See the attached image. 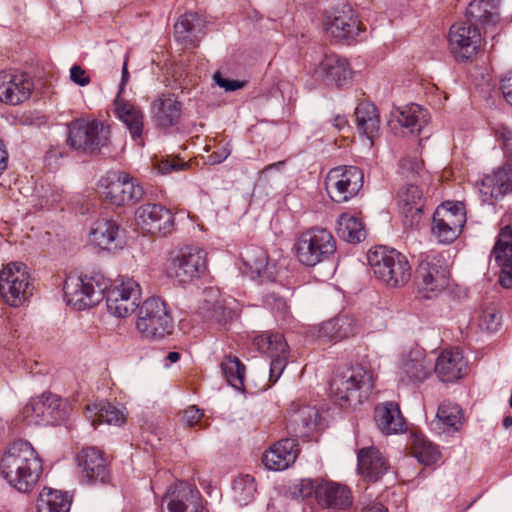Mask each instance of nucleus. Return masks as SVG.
Wrapping results in <instances>:
<instances>
[{
	"label": "nucleus",
	"instance_id": "1",
	"mask_svg": "<svg viewBox=\"0 0 512 512\" xmlns=\"http://www.w3.org/2000/svg\"><path fill=\"white\" fill-rule=\"evenodd\" d=\"M3 477L19 492L33 489L42 473V462L34 447L24 440L13 442L2 456Z\"/></svg>",
	"mask_w": 512,
	"mask_h": 512
},
{
	"label": "nucleus",
	"instance_id": "2",
	"mask_svg": "<svg viewBox=\"0 0 512 512\" xmlns=\"http://www.w3.org/2000/svg\"><path fill=\"white\" fill-rule=\"evenodd\" d=\"M373 389L370 371L357 365L337 372L330 383L331 395L340 407H356L366 400Z\"/></svg>",
	"mask_w": 512,
	"mask_h": 512
},
{
	"label": "nucleus",
	"instance_id": "3",
	"mask_svg": "<svg viewBox=\"0 0 512 512\" xmlns=\"http://www.w3.org/2000/svg\"><path fill=\"white\" fill-rule=\"evenodd\" d=\"M367 260L374 276L388 287H403L411 279V266L406 256L395 249L375 247L368 251Z\"/></svg>",
	"mask_w": 512,
	"mask_h": 512
},
{
	"label": "nucleus",
	"instance_id": "4",
	"mask_svg": "<svg viewBox=\"0 0 512 512\" xmlns=\"http://www.w3.org/2000/svg\"><path fill=\"white\" fill-rule=\"evenodd\" d=\"M299 263L314 267L330 259L336 252V240L325 228L313 227L300 233L293 246Z\"/></svg>",
	"mask_w": 512,
	"mask_h": 512
},
{
	"label": "nucleus",
	"instance_id": "5",
	"mask_svg": "<svg viewBox=\"0 0 512 512\" xmlns=\"http://www.w3.org/2000/svg\"><path fill=\"white\" fill-rule=\"evenodd\" d=\"M110 128L96 119L79 118L68 125L69 146L86 154H95L108 146Z\"/></svg>",
	"mask_w": 512,
	"mask_h": 512
},
{
	"label": "nucleus",
	"instance_id": "6",
	"mask_svg": "<svg viewBox=\"0 0 512 512\" xmlns=\"http://www.w3.org/2000/svg\"><path fill=\"white\" fill-rule=\"evenodd\" d=\"M136 329L146 339H161L171 334L173 319L166 303L157 297L146 299L139 307Z\"/></svg>",
	"mask_w": 512,
	"mask_h": 512
},
{
	"label": "nucleus",
	"instance_id": "7",
	"mask_svg": "<svg viewBox=\"0 0 512 512\" xmlns=\"http://www.w3.org/2000/svg\"><path fill=\"white\" fill-rule=\"evenodd\" d=\"M418 293L426 299L437 297L449 284V270L442 256L432 254L423 258L416 269Z\"/></svg>",
	"mask_w": 512,
	"mask_h": 512
},
{
	"label": "nucleus",
	"instance_id": "8",
	"mask_svg": "<svg viewBox=\"0 0 512 512\" xmlns=\"http://www.w3.org/2000/svg\"><path fill=\"white\" fill-rule=\"evenodd\" d=\"M322 25L327 36L346 44L354 40L363 29L356 12L346 4L326 10L323 13Z\"/></svg>",
	"mask_w": 512,
	"mask_h": 512
},
{
	"label": "nucleus",
	"instance_id": "9",
	"mask_svg": "<svg viewBox=\"0 0 512 512\" xmlns=\"http://www.w3.org/2000/svg\"><path fill=\"white\" fill-rule=\"evenodd\" d=\"M466 223L465 207L462 202H445L433 214L432 236L441 244L455 241Z\"/></svg>",
	"mask_w": 512,
	"mask_h": 512
},
{
	"label": "nucleus",
	"instance_id": "10",
	"mask_svg": "<svg viewBox=\"0 0 512 512\" xmlns=\"http://www.w3.org/2000/svg\"><path fill=\"white\" fill-rule=\"evenodd\" d=\"M207 270V253L196 246H183L170 255L168 272L180 283H188Z\"/></svg>",
	"mask_w": 512,
	"mask_h": 512
},
{
	"label": "nucleus",
	"instance_id": "11",
	"mask_svg": "<svg viewBox=\"0 0 512 512\" xmlns=\"http://www.w3.org/2000/svg\"><path fill=\"white\" fill-rule=\"evenodd\" d=\"M0 296L11 307L21 306L29 296V273L21 262L8 263L0 271Z\"/></svg>",
	"mask_w": 512,
	"mask_h": 512
},
{
	"label": "nucleus",
	"instance_id": "12",
	"mask_svg": "<svg viewBox=\"0 0 512 512\" xmlns=\"http://www.w3.org/2000/svg\"><path fill=\"white\" fill-rule=\"evenodd\" d=\"M363 180V172L356 166L335 167L326 176V191L334 202H346L359 192Z\"/></svg>",
	"mask_w": 512,
	"mask_h": 512
},
{
	"label": "nucleus",
	"instance_id": "13",
	"mask_svg": "<svg viewBox=\"0 0 512 512\" xmlns=\"http://www.w3.org/2000/svg\"><path fill=\"white\" fill-rule=\"evenodd\" d=\"M105 289L95 277L69 276L64 283V296L68 305L83 310L98 304Z\"/></svg>",
	"mask_w": 512,
	"mask_h": 512
},
{
	"label": "nucleus",
	"instance_id": "14",
	"mask_svg": "<svg viewBox=\"0 0 512 512\" xmlns=\"http://www.w3.org/2000/svg\"><path fill=\"white\" fill-rule=\"evenodd\" d=\"M102 196L111 204L125 206L138 202L143 196L142 187L129 174L117 172L100 181Z\"/></svg>",
	"mask_w": 512,
	"mask_h": 512
},
{
	"label": "nucleus",
	"instance_id": "15",
	"mask_svg": "<svg viewBox=\"0 0 512 512\" xmlns=\"http://www.w3.org/2000/svg\"><path fill=\"white\" fill-rule=\"evenodd\" d=\"M140 301V285L132 278L123 279L111 287L106 296L108 312L117 318H126L139 310Z\"/></svg>",
	"mask_w": 512,
	"mask_h": 512
},
{
	"label": "nucleus",
	"instance_id": "16",
	"mask_svg": "<svg viewBox=\"0 0 512 512\" xmlns=\"http://www.w3.org/2000/svg\"><path fill=\"white\" fill-rule=\"evenodd\" d=\"M34 84L31 77L21 71L3 70L0 72V101L18 105L30 98Z\"/></svg>",
	"mask_w": 512,
	"mask_h": 512
},
{
	"label": "nucleus",
	"instance_id": "17",
	"mask_svg": "<svg viewBox=\"0 0 512 512\" xmlns=\"http://www.w3.org/2000/svg\"><path fill=\"white\" fill-rule=\"evenodd\" d=\"M448 42L456 59L468 60L477 53L481 34L474 24L460 22L451 26Z\"/></svg>",
	"mask_w": 512,
	"mask_h": 512
},
{
	"label": "nucleus",
	"instance_id": "18",
	"mask_svg": "<svg viewBox=\"0 0 512 512\" xmlns=\"http://www.w3.org/2000/svg\"><path fill=\"white\" fill-rule=\"evenodd\" d=\"M167 512H202L201 495L194 484L179 481L163 497Z\"/></svg>",
	"mask_w": 512,
	"mask_h": 512
},
{
	"label": "nucleus",
	"instance_id": "19",
	"mask_svg": "<svg viewBox=\"0 0 512 512\" xmlns=\"http://www.w3.org/2000/svg\"><path fill=\"white\" fill-rule=\"evenodd\" d=\"M137 225L152 235H167L173 231L174 217L171 211L161 205L146 204L137 209Z\"/></svg>",
	"mask_w": 512,
	"mask_h": 512
},
{
	"label": "nucleus",
	"instance_id": "20",
	"mask_svg": "<svg viewBox=\"0 0 512 512\" xmlns=\"http://www.w3.org/2000/svg\"><path fill=\"white\" fill-rule=\"evenodd\" d=\"M478 192L483 203L492 204L512 191V167L504 165L477 182Z\"/></svg>",
	"mask_w": 512,
	"mask_h": 512
},
{
	"label": "nucleus",
	"instance_id": "21",
	"mask_svg": "<svg viewBox=\"0 0 512 512\" xmlns=\"http://www.w3.org/2000/svg\"><path fill=\"white\" fill-rule=\"evenodd\" d=\"M78 467L87 483H105L109 478L107 460L96 447L83 448L77 455Z\"/></svg>",
	"mask_w": 512,
	"mask_h": 512
},
{
	"label": "nucleus",
	"instance_id": "22",
	"mask_svg": "<svg viewBox=\"0 0 512 512\" xmlns=\"http://www.w3.org/2000/svg\"><path fill=\"white\" fill-rule=\"evenodd\" d=\"M183 105L173 94H160L151 103V118L158 128H170L180 123Z\"/></svg>",
	"mask_w": 512,
	"mask_h": 512
},
{
	"label": "nucleus",
	"instance_id": "23",
	"mask_svg": "<svg viewBox=\"0 0 512 512\" xmlns=\"http://www.w3.org/2000/svg\"><path fill=\"white\" fill-rule=\"evenodd\" d=\"M299 451L296 439H281L263 453L262 462L268 470L283 471L295 463Z\"/></svg>",
	"mask_w": 512,
	"mask_h": 512
},
{
	"label": "nucleus",
	"instance_id": "24",
	"mask_svg": "<svg viewBox=\"0 0 512 512\" xmlns=\"http://www.w3.org/2000/svg\"><path fill=\"white\" fill-rule=\"evenodd\" d=\"M492 256L501 268L500 285L506 289L512 288V229L509 225L500 230Z\"/></svg>",
	"mask_w": 512,
	"mask_h": 512
},
{
	"label": "nucleus",
	"instance_id": "25",
	"mask_svg": "<svg viewBox=\"0 0 512 512\" xmlns=\"http://www.w3.org/2000/svg\"><path fill=\"white\" fill-rule=\"evenodd\" d=\"M318 79L327 84L344 86L352 79V69L347 59L331 53L326 54L314 71Z\"/></svg>",
	"mask_w": 512,
	"mask_h": 512
},
{
	"label": "nucleus",
	"instance_id": "26",
	"mask_svg": "<svg viewBox=\"0 0 512 512\" xmlns=\"http://www.w3.org/2000/svg\"><path fill=\"white\" fill-rule=\"evenodd\" d=\"M318 416V410L315 406L292 402L288 409L287 429L295 436H308L314 431Z\"/></svg>",
	"mask_w": 512,
	"mask_h": 512
},
{
	"label": "nucleus",
	"instance_id": "27",
	"mask_svg": "<svg viewBox=\"0 0 512 512\" xmlns=\"http://www.w3.org/2000/svg\"><path fill=\"white\" fill-rule=\"evenodd\" d=\"M466 367L462 352L458 348H451L439 354L434 369L442 382H454L462 377Z\"/></svg>",
	"mask_w": 512,
	"mask_h": 512
},
{
	"label": "nucleus",
	"instance_id": "28",
	"mask_svg": "<svg viewBox=\"0 0 512 512\" xmlns=\"http://www.w3.org/2000/svg\"><path fill=\"white\" fill-rule=\"evenodd\" d=\"M205 22L197 13H186L174 25V37L185 48L195 47L204 35Z\"/></svg>",
	"mask_w": 512,
	"mask_h": 512
},
{
	"label": "nucleus",
	"instance_id": "29",
	"mask_svg": "<svg viewBox=\"0 0 512 512\" xmlns=\"http://www.w3.org/2000/svg\"><path fill=\"white\" fill-rule=\"evenodd\" d=\"M351 490L344 484L321 480L316 490L319 505L327 508L343 509L352 503Z\"/></svg>",
	"mask_w": 512,
	"mask_h": 512
},
{
	"label": "nucleus",
	"instance_id": "30",
	"mask_svg": "<svg viewBox=\"0 0 512 512\" xmlns=\"http://www.w3.org/2000/svg\"><path fill=\"white\" fill-rule=\"evenodd\" d=\"M358 471L368 481H377L389 468L386 457L375 447L362 448L357 453Z\"/></svg>",
	"mask_w": 512,
	"mask_h": 512
},
{
	"label": "nucleus",
	"instance_id": "31",
	"mask_svg": "<svg viewBox=\"0 0 512 512\" xmlns=\"http://www.w3.org/2000/svg\"><path fill=\"white\" fill-rule=\"evenodd\" d=\"M431 371L432 361L420 349L411 350L403 358L401 374L409 382L422 383L431 375ZM402 379L404 380V378Z\"/></svg>",
	"mask_w": 512,
	"mask_h": 512
},
{
	"label": "nucleus",
	"instance_id": "32",
	"mask_svg": "<svg viewBox=\"0 0 512 512\" xmlns=\"http://www.w3.org/2000/svg\"><path fill=\"white\" fill-rule=\"evenodd\" d=\"M375 422L380 431L386 435L405 431L406 422L401 414L398 404L386 402L375 408Z\"/></svg>",
	"mask_w": 512,
	"mask_h": 512
},
{
	"label": "nucleus",
	"instance_id": "33",
	"mask_svg": "<svg viewBox=\"0 0 512 512\" xmlns=\"http://www.w3.org/2000/svg\"><path fill=\"white\" fill-rule=\"evenodd\" d=\"M121 235L118 223L112 219L101 218L93 222L89 232V242L95 247L111 250L117 247Z\"/></svg>",
	"mask_w": 512,
	"mask_h": 512
},
{
	"label": "nucleus",
	"instance_id": "34",
	"mask_svg": "<svg viewBox=\"0 0 512 512\" xmlns=\"http://www.w3.org/2000/svg\"><path fill=\"white\" fill-rule=\"evenodd\" d=\"M85 413L94 428L102 423L119 426L126 422L127 417L125 408H119L108 401L87 405Z\"/></svg>",
	"mask_w": 512,
	"mask_h": 512
},
{
	"label": "nucleus",
	"instance_id": "35",
	"mask_svg": "<svg viewBox=\"0 0 512 512\" xmlns=\"http://www.w3.org/2000/svg\"><path fill=\"white\" fill-rule=\"evenodd\" d=\"M428 112L417 104H411L399 110L395 115V119L391 121L392 129L398 126L403 129L402 133L414 134L419 133L428 121Z\"/></svg>",
	"mask_w": 512,
	"mask_h": 512
},
{
	"label": "nucleus",
	"instance_id": "36",
	"mask_svg": "<svg viewBox=\"0 0 512 512\" xmlns=\"http://www.w3.org/2000/svg\"><path fill=\"white\" fill-rule=\"evenodd\" d=\"M431 425L438 433L451 434L459 431L463 425L462 409L452 402L441 403Z\"/></svg>",
	"mask_w": 512,
	"mask_h": 512
},
{
	"label": "nucleus",
	"instance_id": "37",
	"mask_svg": "<svg viewBox=\"0 0 512 512\" xmlns=\"http://www.w3.org/2000/svg\"><path fill=\"white\" fill-rule=\"evenodd\" d=\"M240 256L243 264L249 269L251 274L269 280L273 279V265L269 262V256L265 249L251 245L245 247Z\"/></svg>",
	"mask_w": 512,
	"mask_h": 512
},
{
	"label": "nucleus",
	"instance_id": "38",
	"mask_svg": "<svg viewBox=\"0 0 512 512\" xmlns=\"http://www.w3.org/2000/svg\"><path fill=\"white\" fill-rule=\"evenodd\" d=\"M355 117L358 130L367 137L370 146H373L380 129L377 107L368 101L361 102L355 109Z\"/></svg>",
	"mask_w": 512,
	"mask_h": 512
},
{
	"label": "nucleus",
	"instance_id": "39",
	"mask_svg": "<svg viewBox=\"0 0 512 512\" xmlns=\"http://www.w3.org/2000/svg\"><path fill=\"white\" fill-rule=\"evenodd\" d=\"M114 106L116 116L127 126L132 138L134 140H140L144 126V114L142 110L134 104L119 98L115 99Z\"/></svg>",
	"mask_w": 512,
	"mask_h": 512
},
{
	"label": "nucleus",
	"instance_id": "40",
	"mask_svg": "<svg viewBox=\"0 0 512 512\" xmlns=\"http://www.w3.org/2000/svg\"><path fill=\"white\" fill-rule=\"evenodd\" d=\"M499 0H472L466 16L470 21L482 25L495 24L499 19Z\"/></svg>",
	"mask_w": 512,
	"mask_h": 512
},
{
	"label": "nucleus",
	"instance_id": "41",
	"mask_svg": "<svg viewBox=\"0 0 512 512\" xmlns=\"http://www.w3.org/2000/svg\"><path fill=\"white\" fill-rule=\"evenodd\" d=\"M72 498L67 492L44 488L37 502L38 512H69Z\"/></svg>",
	"mask_w": 512,
	"mask_h": 512
},
{
	"label": "nucleus",
	"instance_id": "42",
	"mask_svg": "<svg viewBox=\"0 0 512 512\" xmlns=\"http://www.w3.org/2000/svg\"><path fill=\"white\" fill-rule=\"evenodd\" d=\"M337 234L349 243H359L366 237L362 221L349 212L342 213L337 221Z\"/></svg>",
	"mask_w": 512,
	"mask_h": 512
},
{
	"label": "nucleus",
	"instance_id": "43",
	"mask_svg": "<svg viewBox=\"0 0 512 512\" xmlns=\"http://www.w3.org/2000/svg\"><path fill=\"white\" fill-rule=\"evenodd\" d=\"M398 203L405 214L418 215L423 210V192L417 185H405L398 192Z\"/></svg>",
	"mask_w": 512,
	"mask_h": 512
},
{
	"label": "nucleus",
	"instance_id": "44",
	"mask_svg": "<svg viewBox=\"0 0 512 512\" xmlns=\"http://www.w3.org/2000/svg\"><path fill=\"white\" fill-rule=\"evenodd\" d=\"M254 344L258 350L269 357L289 352L288 344L281 333L264 332L254 338Z\"/></svg>",
	"mask_w": 512,
	"mask_h": 512
},
{
	"label": "nucleus",
	"instance_id": "45",
	"mask_svg": "<svg viewBox=\"0 0 512 512\" xmlns=\"http://www.w3.org/2000/svg\"><path fill=\"white\" fill-rule=\"evenodd\" d=\"M44 402L45 425H54L63 421L68 415L67 402L55 394L40 396Z\"/></svg>",
	"mask_w": 512,
	"mask_h": 512
},
{
	"label": "nucleus",
	"instance_id": "46",
	"mask_svg": "<svg viewBox=\"0 0 512 512\" xmlns=\"http://www.w3.org/2000/svg\"><path fill=\"white\" fill-rule=\"evenodd\" d=\"M221 370L229 385L237 390L244 388L245 366L236 356H226L221 363Z\"/></svg>",
	"mask_w": 512,
	"mask_h": 512
},
{
	"label": "nucleus",
	"instance_id": "47",
	"mask_svg": "<svg viewBox=\"0 0 512 512\" xmlns=\"http://www.w3.org/2000/svg\"><path fill=\"white\" fill-rule=\"evenodd\" d=\"M412 453L417 460L426 465H432L440 459L438 448L424 436L416 435L412 442Z\"/></svg>",
	"mask_w": 512,
	"mask_h": 512
},
{
	"label": "nucleus",
	"instance_id": "48",
	"mask_svg": "<svg viewBox=\"0 0 512 512\" xmlns=\"http://www.w3.org/2000/svg\"><path fill=\"white\" fill-rule=\"evenodd\" d=\"M256 484L254 478L249 475H239L233 483V493L235 500L245 506L250 503L256 493Z\"/></svg>",
	"mask_w": 512,
	"mask_h": 512
},
{
	"label": "nucleus",
	"instance_id": "49",
	"mask_svg": "<svg viewBox=\"0 0 512 512\" xmlns=\"http://www.w3.org/2000/svg\"><path fill=\"white\" fill-rule=\"evenodd\" d=\"M44 402L40 396L30 399L23 407L21 417L28 425H45Z\"/></svg>",
	"mask_w": 512,
	"mask_h": 512
},
{
	"label": "nucleus",
	"instance_id": "50",
	"mask_svg": "<svg viewBox=\"0 0 512 512\" xmlns=\"http://www.w3.org/2000/svg\"><path fill=\"white\" fill-rule=\"evenodd\" d=\"M501 322L502 316L493 305L483 308L477 317L479 328L488 333L496 332L500 328Z\"/></svg>",
	"mask_w": 512,
	"mask_h": 512
},
{
	"label": "nucleus",
	"instance_id": "51",
	"mask_svg": "<svg viewBox=\"0 0 512 512\" xmlns=\"http://www.w3.org/2000/svg\"><path fill=\"white\" fill-rule=\"evenodd\" d=\"M152 167L159 174L165 175L174 171L185 170L189 167L188 163L175 156H165L155 158L152 162Z\"/></svg>",
	"mask_w": 512,
	"mask_h": 512
},
{
	"label": "nucleus",
	"instance_id": "52",
	"mask_svg": "<svg viewBox=\"0 0 512 512\" xmlns=\"http://www.w3.org/2000/svg\"><path fill=\"white\" fill-rule=\"evenodd\" d=\"M311 333H312V336H314L320 340L334 341V342L340 341V339H338V332H337L334 318L323 322L322 324H320L317 327H314L311 330Z\"/></svg>",
	"mask_w": 512,
	"mask_h": 512
},
{
	"label": "nucleus",
	"instance_id": "53",
	"mask_svg": "<svg viewBox=\"0 0 512 512\" xmlns=\"http://www.w3.org/2000/svg\"><path fill=\"white\" fill-rule=\"evenodd\" d=\"M334 320L338 332V339L343 340L356 334L357 327L353 318L347 315H340L335 317Z\"/></svg>",
	"mask_w": 512,
	"mask_h": 512
},
{
	"label": "nucleus",
	"instance_id": "54",
	"mask_svg": "<svg viewBox=\"0 0 512 512\" xmlns=\"http://www.w3.org/2000/svg\"><path fill=\"white\" fill-rule=\"evenodd\" d=\"M289 352H284L281 354H277V356H272L270 362V371H269V380L272 383H275L280 376L282 375L287 362H288Z\"/></svg>",
	"mask_w": 512,
	"mask_h": 512
},
{
	"label": "nucleus",
	"instance_id": "55",
	"mask_svg": "<svg viewBox=\"0 0 512 512\" xmlns=\"http://www.w3.org/2000/svg\"><path fill=\"white\" fill-rule=\"evenodd\" d=\"M400 169L404 175L414 176L423 169V161L416 155L407 156L400 161Z\"/></svg>",
	"mask_w": 512,
	"mask_h": 512
},
{
	"label": "nucleus",
	"instance_id": "56",
	"mask_svg": "<svg viewBox=\"0 0 512 512\" xmlns=\"http://www.w3.org/2000/svg\"><path fill=\"white\" fill-rule=\"evenodd\" d=\"M181 417L187 426L193 427L203 417V412L196 406H190L182 412Z\"/></svg>",
	"mask_w": 512,
	"mask_h": 512
},
{
	"label": "nucleus",
	"instance_id": "57",
	"mask_svg": "<svg viewBox=\"0 0 512 512\" xmlns=\"http://www.w3.org/2000/svg\"><path fill=\"white\" fill-rule=\"evenodd\" d=\"M70 79L79 86H87L90 83V77L87 72L79 65H73L70 69Z\"/></svg>",
	"mask_w": 512,
	"mask_h": 512
},
{
	"label": "nucleus",
	"instance_id": "58",
	"mask_svg": "<svg viewBox=\"0 0 512 512\" xmlns=\"http://www.w3.org/2000/svg\"><path fill=\"white\" fill-rule=\"evenodd\" d=\"M321 480L302 479L297 485L299 495L302 498H306L314 494L316 496V490Z\"/></svg>",
	"mask_w": 512,
	"mask_h": 512
},
{
	"label": "nucleus",
	"instance_id": "59",
	"mask_svg": "<svg viewBox=\"0 0 512 512\" xmlns=\"http://www.w3.org/2000/svg\"><path fill=\"white\" fill-rule=\"evenodd\" d=\"M231 154V148L228 143L217 148L212 154L208 156L210 164H219L223 162Z\"/></svg>",
	"mask_w": 512,
	"mask_h": 512
},
{
	"label": "nucleus",
	"instance_id": "60",
	"mask_svg": "<svg viewBox=\"0 0 512 512\" xmlns=\"http://www.w3.org/2000/svg\"><path fill=\"white\" fill-rule=\"evenodd\" d=\"M499 135L502 140L505 154L512 160V130L508 127H502L500 129Z\"/></svg>",
	"mask_w": 512,
	"mask_h": 512
},
{
	"label": "nucleus",
	"instance_id": "61",
	"mask_svg": "<svg viewBox=\"0 0 512 512\" xmlns=\"http://www.w3.org/2000/svg\"><path fill=\"white\" fill-rule=\"evenodd\" d=\"M214 80L220 87L226 91H235L243 87V83L237 80H228L223 78L219 73L214 74Z\"/></svg>",
	"mask_w": 512,
	"mask_h": 512
},
{
	"label": "nucleus",
	"instance_id": "62",
	"mask_svg": "<svg viewBox=\"0 0 512 512\" xmlns=\"http://www.w3.org/2000/svg\"><path fill=\"white\" fill-rule=\"evenodd\" d=\"M500 88L506 101L512 105V72L501 78Z\"/></svg>",
	"mask_w": 512,
	"mask_h": 512
},
{
	"label": "nucleus",
	"instance_id": "63",
	"mask_svg": "<svg viewBox=\"0 0 512 512\" xmlns=\"http://www.w3.org/2000/svg\"><path fill=\"white\" fill-rule=\"evenodd\" d=\"M210 317L217 322L226 321L227 315L225 308L220 303L215 304Z\"/></svg>",
	"mask_w": 512,
	"mask_h": 512
},
{
	"label": "nucleus",
	"instance_id": "64",
	"mask_svg": "<svg viewBox=\"0 0 512 512\" xmlns=\"http://www.w3.org/2000/svg\"><path fill=\"white\" fill-rule=\"evenodd\" d=\"M362 512H387V509L381 503H373L365 507Z\"/></svg>",
	"mask_w": 512,
	"mask_h": 512
}]
</instances>
